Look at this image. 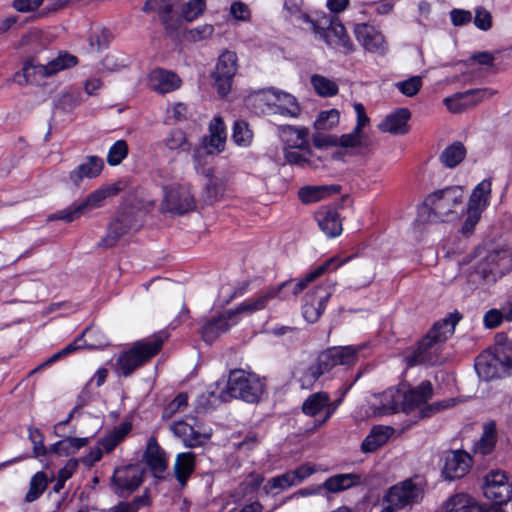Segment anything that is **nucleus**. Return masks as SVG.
<instances>
[{
  "label": "nucleus",
  "instance_id": "3",
  "mask_svg": "<svg viewBox=\"0 0 512 512\" xmlns=\"http://www.w3.org/2000/svg\"><path fill=\"white\" fill-rule=\"evenodd\" d=\"M263 392L264 383L258 376L235 369L230 372L226 388L220 392L218 398L222 402L237 398L247 403H258Z\"/></svg>",
  "mask_w": 512,
  "mask_h": 512
},
{
  "label": "nucleus",
  "instance_id": "8",
  "mask_svg": "<svg viewBox=\"0 0 512 512\" xmlns=\"http://www.w3.org/2000/svg\"><path fill=\"white\" fill-rule=\"evenodd\" d=\"M511 363L503 352L484 351L475 359V370L480 379L490 381L502 377Z\"/></svg>",
  "mask_w": 512,
  "mask_h": 512
},
{
  "label": "nucleus",
  "instance_id": "27",
  "mask_svg": "<svg viewBox=\"0 0 512 512\" xmlns=\"http://www.w3.org/2000/svg\"><path fill=\"white\" fill-rule=\"evenodd\" d=\"M325 496L337 494L362 484V478L357 473H342L328 477L323 483Z\"/></svg>",
  "mask_w": 512,
  "mask_h": 512
},
{
  "label": "nucleus",
  "instance_id": "44",
  "mask_svg": "<svg viewBox=\"0 0 512 512\" xmlns=\"http://www.w3.org/2000/svg\"><path fill=\"white\" fill-rule=\"evenodd\" d=\"M381 409L385 414L396 413L402 410V391L389 388L381 395Z\"/></svg>",
  "mask_w": 512,
  "mask_h": 512
},
{
  "label": "nucleus",
  "instance_id": "38",
  "mask_svg": "<svg viewBox=\"0 0 512 512\" xmlns=\"http://www.w3.org/2000/svg\"><path fill=\"white\" fill-rule=\"evenodd\" d=\"M328 405V393L319 391L309 395L302 403V412L309 417H316L326 414V406Z\"/></svg>",
  "mask_w": 512,
  "mask_h": 512
},
{
  "label": "nucleus",
  "instance_id": "22",
  "mask_svg": "<svg viewBox=\"0 0 512 512\" xmlns=\"http://www.w3.org/2000/svg\"><path fill=\"white\" fill-rule=\"evenodd\" d=\"M77 62L78 61L76 56L68 53H61L58 55V57L49 61L46 65H33L31 63H26L24 65L23 72L25 76H29L30 71L33 70L35 73L41 76L48 77L56 74L59 71L75 66Z\"/></svg>",
  "mask_w": 512,
  "mask_h": 512
},
{
  "label": "nucleus",
  "instance_id": "51",
  "mask_svg": "<svg viewBox=\"0 0 512 512\" xmlns=\"http://www.w3.org/2000/svg\"><path fill=\"white\" fill-rule=\"evenodd\" d=\"M474 270L470 274V276H477L479 281H489L490 277L494 281L498 274H496V270L494 269V265L492 261H488V254L482 257L479 262L475 266H473Z\"/></svg>",
  "mask_w": 512,
  "mask_h": 512
},
{
  "label": "nucleus",
  "instance_id": "24",
  "mask_svg": "<svg viewBox=\"0 0 512 512\" xmlns=\"http://www.w3.org/2000/svg\"><path fill=\"white\" fill-rule=\"evenodd\" d=\"M373 146L371 137L366 132L353 129L351 132L338 136V147L349 155H358L368 151Z\"/></svg>",
  "mask_w": 512,
  "mask_h": 512
},
{
  "label": "nucleus",
  "instance_id": "1",
  "mask_svg": "<svg viewBox=\"0 0 512 512\" xmlns=\"http://www.w3.org/2000/svg\"><path fill=\"white\" fill-rule=\"evenodd\" d=\"M350 257H347L341 261L338 258L332 257L325 261L323 264L311 270L305 276L301 277L294 283V280H288L280 285L269 287L267 290L258 295L255 299H249L243 303H241L234 311L235 316L238 313L242 312H255L260 311L268 305V303L273 299L287 300L291 296H298L302 293L310 283L314 282L320 276H322L325 272H327L331 267L333 269L341 266L342 264L348 262Z\"/></svg>",
  "mask_w": 512,
  "mask_h": 512
},
{
  "label": "nucleus",
  "instance_id": "30",
  "mask_svg": "<svg viewBox=\"0 0 512 512\" xmlns=\"http://www.w3.org/2000/svg\"><path fill=\"white\" fill-rule=\"evenodd\" d=\"M196 466V455L193 452H182L179 453L175 458L173 471L175 478L183 489L195 471Z\"/></svg>",
  "mask_w": 512,
  "mask_h": 512
},
{
  "label": "nucleus",
  "instance_id": "37",
  "mask_svg": "<svg viewBox=\"0 0 512 512\" xmlns=\"http://www.w3.org/2000/svg\"><path fill=\"white\" fill-rule=\"evenodd\" d=\"M391 433L392 429L390 427H373L370 433L362 441L361 451L363 453L375 452L378 448L383 446L388 441Z\"/></svg>",
  "mask_w": 512,
  "mask_h": 512
},
{
  "label": "nucleus",
  "instance_id": "5",
  "mask_svg": "<svg viewBox=\"0 0 512 512\" xmlns=\"http://www.w3.org/2000/svg\"><path fill=\"white\" fill-rule=\"evenodd\" d=\"M463 198L462 188L451 186L429 194L423 206L433 215V221L443 222L446 218L457 214V208L462 206Z\"/></svg>",
  "mask_w": 512,
  "mask_h": 512
},
{
  "label": "nucleus",
  "instance_id": "14",
  "mask_svg": "<svg viewBox=\"0 0 512 512\" xmlns=\"http://www.w3.org/2000/svg\"><path fill=\"white\" fill-rule=\"evenodd\" d=\"M142 482L143 469L133 464L116 468L111 479L114 492L121 497L133 493Z\"/></svg>",
  "mask_w": 512,
  "mask_h": 512
},
{
  "label": "nucleus",
  "instance_id": "29",
  "mask_svg": "<svg viewBox=\"0 0 512 512\" xmlns=\"http://www.w3.org/2000/svg\"><path fill=\"white\" fill-rule=\"evenodd\" d=\"M226 143V131L223 120L215 117L209 124V136L204 138L203 144L209 154L220 153Z\"/></svg>",
  "mask_w": 512,
  "mask_h": 512
},
{
  "label": "nucleus",
  "instance_id": "39",
  "mask_svg": "<svg viewBox=\"0 0 512 512\" xmlns=\"http://www.w3.org/2000/svg\"><path fill=\"white\" fill-rule=\"evenodd\" d=\"M490 192L491 183L487 180L480 182L472 191L467 210L481 214L488 203Z\"/></svg>",
  "mask_w": 512,
  "mask_h": 512
},
{
  "label": "nucleus",
  "instance_id": "45",
  "mask_svg": "<svg viewBox=\"0 0 512 512\" xmlns=\"http://www.w3.org/2000/svg\"><path fill=\"white\" fill-rule=\"evenodd\" d=\"M48 486V478L47 475L39 471L33 475L30 480L29 490L26 493L25 501L27 503H32L37 500L47 489Z\"/></svg>",
  "mask_w": 512,
  "mask_h": 512
},
{
  "label": "nucleus",
  "instance_id": "56",
  "mask_svg": "<svg viewBox=\"0 0 512 512\" xmlns=\"http://www.w3.org/2000/svg\"><path fill=\"white\" fill-rule=\"evenodd\" d=\"M111 38V33L106 28H98L91 32L89 36V44L92 50L99 51L107 48Z\"/></svg>",
  "mask_w": 512,
  "mask_h": 512
},
{
  "label": "nucleus",
  "instance_id": "10",
  "mask_svg": "<svg viewBox=\"0 0 512 512\" xmlns=\"http://www.w3.org/2000/svg\"><path fill=\"white\" fill-rule=\"evenodd\" d=\"M190 420L193 421V424L186 420L173 422L170 430L188 448L204 446L211 438V430L204 429L203 425L194 418H190Z\"/></svg>",
  "mask_w": 512,
  "mask_h": 512
},
{
  "label": "nucleus",
  "instance_id": "63",
  "mask_svg": "<svg viewBox=\"0 0 512 512\" xmlns=\"http://www.w3.org/2000/svg\"><path fill=\"white\" fill-rule=\"evenodd\" d=\"M29 439L33 444L34 456H45L49 451L44 445V437L38 428L30 427L28 429Z\"/></svg>",
  "mask_w": 512,
  "mask_h": 512
},
{
  "label": "nucleus",
  "instance_id": "58",
  "mask_svg": "<svg viewBox=\"0 0 512 512\" xmlns=\"http://www.w3.org/2000/svg\"><path fill=\"white\" fill-rule=\"evenodd\" d=\"M273 92L276 91L269 89L255 92L249 96V101L252 102V105L261 112H265V107L273 111V102H271L269 97V93L273 94Z\"/></svg>",
  "mask_w": 512,
  "mask_h": 512
},
{
  "label": "nucleus",
  "instance_id": "28",
  "mask_svg": "<svg viewBox=\"0 0 512 512\" xmlns=\"http://www.w3.org/2000/svg\"><path fill=\"white\" fill-rule=\"evenodd\" d=\"M315 219L320 229L330 238L337 237L342 232V221L338 211L330 207H322L315 213Z\"/></svg>",
  "mask_w": 512,
  "mask_h": 512
},
{
  "label": "nucleus",
  "instance_id": "49",
  "mask_svg": "<svg viewBox=\"0 0 512 512\" xmlns=\"http://www.w3.org/2000/svg\"><path fill=\"white\" fill-rule=\"evenodd\" d=\"M253 132L250 130L248 123L243 120L234 122L232 140L241 147H247L251 144Z\"/></svg>",
  "mask_w": 512,
  "mask_h": 512
},
{
  "label": "nucleus",
  "instance_id": "57",
  "mask_svg": "<svg viewBox=\"0 0 512 512\" xmlns=\"http://www.w3.org/2000/svg\"><path fill=\"white\" fill-rule=\"evenodd\" d=\"M295 476H293L291 471H288L286 473H283L281 475H278L276 477L271 478L268 482L265 488L267 490H274V489H280L284 490L289 487L297 485L295 481Z\"/></svg>",
  "mask_w": 512,
  "mask_h": 512
},
{
  "label": "nucleus",
  "instance_id": "13",
  "mask_svg": "<svg viewBox=\"0 0 512 512\" xmlns=\"http://www.w3.org/2000/svg\"><path fill=\"white\" fill-rule=\"evenodd\" d=\"M362 348L360 345L331 347L321 352L318 359L323 370L328 373L337 366H353L357 362L358 353Z\"/></svg>",
  "mask_w": 512,
  "mask_h": 512
},
{
  "label": "nucleus",
  "instance_id": "60",
  "mask_svg": "<svg viewBox=\"0 0 512 512\" xmlns=\"http://www.w3.org/2000/svg\"><path fill=\"white\" fill-rule=\"evenodd\" d=\"M398 90L407 97L415 96L422 87V78L413 76L407 80L396 83Z\"/></svg>",
  "mask_w": 512,
  "mask_h": 512
},
{
  "label": "nucleus",
  "instance_id": "23",
  "mask_svg": "<svg viewBox=\"0 0 512 512\" xmlns=\"http://www.w3.org/2000/svg\"><path fill=\"white\" fill-rule=\"evenodd\" d=\"M433 395V386L430 381L426 380L416 387L402 391V411L410 413L426 404Z\"/></svg>",
  "mask_w": 512,
  "mask_h": 512
},
{
  "label": "nucleus",
  "instance_id": "41",
  "mask_svg": "<svg viewBox=\"0 0 512 512\" xmlns=\"http://www.w3.org/2000/svg\"><path fill=\"white\" fill-rule=\"evenodd\" d=\"M488 261H492L496 274L503 276L512 270V248L502 247L488 253Z\"/></svg>",
  "mask_w": 512,
  "mask_h": 512
},
{
  "label": "nucleus",
  "instance_id": "7",
  "mask_svg": "<svg viewBox=\"0 0 512 512\" xmlns=\"http://www.w3.org/2000/svg\"><path fill=\"white\" fill-rule=\"evenodd\" d=\"M137 213L133 208H125L119 211L109 223L106 235L99 242L103 248H111L130 230H138L141 226L136 218Z\"/></svg>",
  "mask_w": 512,
  "mask_h": 512
},
{
  "label": "nucleus",
  "instance_id": "62",
  "mask_svg": "<svg viewBox=\"0 0 512 512\" xmlns=\"http://www.w3.org/2000/svg\"><path fill=\"white\" fill-rule=\"evenodd\" d=\"M474 25L481 31H488L492 28L493 18L491 13L480 6L475 9V16L472 17Z\"/></svg>",
  "mask_w": 512,
  "mask_h": 512
},
{
  "label": "nucleus",
  "instance_id": "64",
  "mask_svg": "<svg viewBox=\"0 0 512 512\" xmlns=\"http://www.w3.org/2000/svg\"><path fill=\"white\" fill-rule=\"evenodd\" d=\"M214 33V27L210 24H204L188 31L189 39L194 42L210 38Z\"/></svg>",
  "mask_w": 512,
  "mask_h": 512
},
{
  "label": "nucleus",
  "instance_id": "6",
  "mask_svg": "<svg viewBox=\"0 0 512 512\" xmlns=\"http://www.w3.org/2000/svg\"><path fill=\"white\" fill-rule=\"evenodd\" d=\"M118 192L119 189L115 185L100 187L89 193L81 202H75L66 209L54 213L50 219L63 220L67 223L73 222L88 212L102 207L108 197L114 196Z\"/></svg>",
  "mask_w": 512,
  "mask_h": 512
},
{
  "label": "nucleus",
  "instance_id": "53",
  "mask_svg": "<svg viewBox=\"0 0 512 512\" xmlns=\"http://www.w3.org/2000/svg\"><path fill=\"white\" fill-rule=\"evenodd\" d=\"M285 17L294 25H300L301 23L309 24L313 30V24H318V21H314L310 16L303 12L297 5L286 3L284 6Z\"/></svg>",
  "mask_w": 512,
  "mask_h": 512
},
{
  "label": "nucleus",
  "instance_id": "36",
  "mask_svg": "<svg viewBox=\"0 0 512 512\" xmlns=\"http://www.w3.org/2000/svg\"><path fill=\"white\" fill-rule=\"evenodd\" d=\"M341 190L339 185L304 186L299 189L298 196L302 203H314L332 194H338Z\"/></svg>",
  "mask_w": 512,
  "mask_h": 512
},
{
  "label": "nucleus",
  "instance_id": "40",
  "mask_svg": "<svg viewBox=\"0 0 512 512\" xmlns=\"http://www.w3.org/2000/svg\"><path fill=\"white\" fill-rule=\"evenodd\" d=\"M88 441L89 439L86 437H63L62 440L52 444L49 451L58 456H68L85 447L88 444Z\"/></svg>",
  "mask_w": 512,
  "mask_h": 512
},
{
  "label": "nucleus",
  "instance_id": "11",
  "mask_svg": "<svg viewBox=\"0 0 512 512\" xmlns=\"http://www.w3.org/2000/svg\"><path fill=\"white\" fill-rule=\"evenodd\" d=\"M237 55L225 50L218 58L215 71L212 74L214 86L221 96H226L232 87L233 77L237 72Z\"/></svg>",
  "mask_w": 512,
  "mask_h": 512
},
{
  "label": "nucleus",
  "instance_id": "9",
  "mask_svg": "<svg viewBox=\"0 0 512 512\" xmlns=\"http://www.w3.org/2000/svg\"><path fill=\"white\" fill-rule=\"evenodd\" d=\"M313 32L319 35L329 47L339 49L344 54H351L355 51V45L345 26L340 22L330 20L327 28L322 27L320 23L313 24Z\"/></svg>",
  "mask_w": 512,
  "mask_h": 512
},
{
  "label": "nucleus",
  "instance_id": "52",
  "mask_svg": "<svg viewBox=\"0 0 512 512\" xmlns=\"http://www.w3.org/2000/svg\"><path fill=\"white\" fill-rule=\"evenodd\" d=\"M339 119L340 113L337 109L322 111L317 116L314 127L316 130H331L339 123Z\"/></svg>",
  "mask_w": 512,
  "mask_h": 512
},
{
  "label": "nucleus",
  "instance_id": "32",
  "mask_svg": "<svg viewBox=\"0 0 512 512\" xmlns=\"http://www.w3.org/2000/svg\"><path fill=\"white\" fill-rule=\"evenodd\" d=\"M411 113L407 108H399L395 112L386 116V118L378 125L382 132L391 134H405L408 131L407 121L410 119Z\"/></svg>",
  "mask_w": 512,
  "mask_h": 512
},
{
  "label": "nucleus",
  "instance_id": "33",
  "mask_svg": "<svg viewBox=\"0 0 512 512\" xmlns=\"http://www.w3.org/2000/svg\"><path fill=\"white\" fill-rule=\"evenodd\" d=\"M281 137L286 143V148L300 149L309 151V143L307 137L309 130L306 127L296 128L290 125L279 127Z\"/></svg>",
  "mask_w": 512,
  "mask_h": 512
},
{
  "label": "nucleus",
  "instance_id": "54",
  "mask_svg": "<svg viewBox=\"0 0 512 512\" xmlns=\"http://www.w3.org/2000/svg\"><path fill=\"white\" fill-rule=\"evenodd\" d=\"M128 145L125 140L116 141L109 149L107 163L110 166L119 165L128 155Z\"/></svg>",
  "mask_w": 512,
  "mask_h": 512
},
{
  "label": "nucleus",
  "instance_id": "47",
  "mask_svg": "<svg viewBox=\"0 0 512 512\" xmlns=\"http://www.w3.org/2000/svg\"><path fill=\"white\" fill-rule=\"evenodd\" d=\"M327 373L321 367V363L317 358V362L307 368H305L298 378L300 386L304 389H310L313 387L315 382L323 375Z\"/></svg>",
  "mask_w": 512,
  "mask_h": 512
},
{
  "label": "nucleus",
  "instance_id": "18",
  "mask_svg": "<svg viewBox=\"0 0 512 512\" xmlns=\"http://www.w3.org/2000/svg\"><path fill=\"white\" fill-rule=\"evenodd\" d=\"M483 493L495 504H502L510 498L511 485L504 471L493 470L485 476Z\"/></svg>",
  "mask_w": 512,
  "mask_h": 512
},
{
  "label": "nucleus",
  "instance_id": "17",
  "mask_svg": "<svg viewBox=\"0 0 512 512\" xmlns=\"http://www.w3.org/2000/svg\"><path fill=\"white\" fill-rule=\"evenodd\" d=\"M422 498V490L412 480H405L392 486L384 497V502L397 510L418 503Z\"/></svg>",
  "mask_w": 512,
  "mask_h": 512
},
{
  "label": "nucleus",
  "instance_id": "35",
  "mask_svg": "<svg viewBox=\"0 0 512 512\" xmlns=\"http://www.w3.org/2000/svg\"><path fill=\"white\" fill-rule=\"evenodd\" d=\"M497 438V428L495 421L491 420L484 423L483 433L473 446L474 453L481 456L491 454L495 449Z\"/></svg>",
  "mask_w": 512,
  "mask_h": 512
},
{
  "label": "nucleus",
  "instance_id": "34",
  "mask_svg": "<svg viewBox=\"0 0 512 512\" xmlns=\"http://www.w3.org/2000/svg\"><path fill=\"white\" fill-rule=\"evenodd\" d=\"M275 102H273V113L280 114L285 117L296 118L301 113V108L296 98L286 92H273Z\"/></svg>",
  "mask_w": 512,
  "mask_h": 512
},
{
  "label": "nucleus",
  "instance_id": "4",
  "mask_svg": "<svg viewBox=\"0 0 512 512\" xmlns=\"http://www.w3.org/2000/svg\"><path fill=\"white\" fill-rule=\"evenodd\" d=\"M166 337L165 333H158L148 339L135 342L128 351L118 358L119 372L125 377L132 374L160 352Z\"/></svg>",
  "mask_w": 512,
  "mask_h": 512
},
{
  "label": "nucleus",
  "instance_id": "15",
  "mask_svg": "<svg viewBox=\"0 0 512 512\" xmlns=\"http://www.w3.org/2000/svg\"><path fill=\"white\" fill-rule=\"evenodd\" d=\"M162 211L183 215L195 208V200L189 189L181 185L164 187Z\"/></svg>",
  "mask_w": 512,
  "mask_h": 512
},
{
  "label": "nucleus",
  "instance_id": "55",
  "mask_svg": "<svg viewBox=\"0 0 512 512\" xmlns=\"http://www.w3.org/2000/svg\"><path fill=\"white\" fill-rule=\"evenodd\" d=\"M188 405V396L186 393H179L163 409L162 418L170 419L176 413L183 411Z\"/></svg>",
  "mask_w": 512,
  "mask_h": 512
},
{
  "label": "nucleus",
  "instance_id": "59",
  "mask_svg": "<svg viewBox=\"0 0 512 512\" xmlns=\"http://www.w3.org/2000/svg\"><path fill=\"white\" fill-rule=\"evenodd\" d=\"M206 8V0H189L182 9V15L187 21H193Z\"/></svg>",
  "mask_w": 512,
  "mask_h": 512
},
{
  "label": "nucleus",
  "instance_id": "12",
  "mask_svg": "<svg viewBox=\"0 0 512 512\" xmlns=\"http://www.w3.org/2000/svg\"><path fill=\"white\" fill-rule=\"evenodd\" d=\"M333 292L334 284L327 282L306 294L302 313L309 323H315L320 318Z\"/></svg>",
  "mask_w": 512,
  "mask_h": 512
},
{
  "label": "nucleus",
  "instance_id": "31",
  "mask_svg": "<svg viewBox=\"0 0 512 512\" xmlns=\"http://www.w3.org/2000/svg\"><path fill=\"white\" fill-rule=\"evenodd\" d=\"M150 82L152 89L160 94L172 92L181 85V80L175 73L164 69L154 70L151 73Z\"/></svg>",
  "mask_w": 512,
  "mask_h": 512
},
{
  "label": "nucleus",
  "instance_id": "21",
  "mask_svg": "<svg viewBox=\"0 0 512 512\" xmlns=\"http://www.w3.org/2000/svg\"><path fill=\"white\" fill-rule=\"evenodd\" d=\"M234 324H236L235 311L227 310L204 323L201 328L202 338L206 343H213Z\"/></svg>",
  "mask_w": 512,
  "mask_h": 512
},
{
  "label": "nucleus",
  "instance_id": "42",
  "mask_svg": "<svg viewBox=\"0 0 512 512\" xmlns=\"http://www.w3.org/2000/svg\"><path fill=\"white\" fill-rule=\"evenodd\" d=\"M466 156L465 146L457 141L446 147L440 155V161L447 168H454L463 161Z\"/></svg>",
  "mask_w": 512,
  "mask_h": 512
},
{
  "label": "nucleus",
  "instance_id": "50",
  "mask_svg": "<svg viewBox=\"0 0 512 512\" xmlns=\"http://www.w3.org/2000/svg\"><path fill=\"white\" fill-rule=\"evenodd\" d=\"M472 506H479L468 494L458 493L448 499L442 510L456 509L459 512H468Z\"/></svg>",
  "mask_w": 512,
  "mask_h": 512
},
{
  "label": "nucleus",
  "instance_id": "46",
  "mask_svg": "<svg viewBox=\"0 0 512 512\" xmlns=\"http://www.w3.org/2000/svg\"><path fill=\"white\" fill-rule=\"evenodd\" d=\"M311 84L316 93L322 97H332L338 93L337 83L322 75H312Z\"/></svg>",
  "mask_w": 512,
  "mask_h": 512
},
{
  "label": "nucleus",
  "instance_id": "26",
  "mask_svg": "<svg viewBox=\"0 0 512 512\" xmlns=\"http://www.w3.org/2000/svg\"><path fill=\"white\" fill-rule=\"evenodd\" d=\"M144 458L153 475L161 478L166 471L168 463L165 451L159 446L155 437L149 438L144 452Z\"/></svg>",
  "mask_w": 512,
  "mask_h": 512
},
{
  "label": "nucleus",
  "instance_id": "43",
  "mask_svg": "<svg viewBox=\"0 0 512 512\" xmlns=\"http://www.w3.org/2000/svg\"><path fill=\"white\" fill-rule=\"evenodd\" d=\"M130 430L131 425L129 423H122L100 441V447L105 453L112 452L115 447L124 440Z\"/></svg>",
  "mask_w": 512,
  "mask_h": 512
},
{
  "label": "nucleus",
  "instance_id": "2",
  "mask_svg": "<svg viewBox=\"0 0 512 512\" xmlns=\"http://www.w3.org/2000/svg\"><path fill=\"white\" fill-rule=\"evenodd\" d=\"M462 319V315L455 311L442 321L433 325L428 333L419 341L416 349L405 356L408 367L416 365H435L441 362V347L448 336L453 334L455 326Z\"/></svg>",
  "mask_w": 512,
  "mask_h": 512
},
{
  "label": "nucleus",
  "instance_id": "48",
  "mask_svg": "<svg viewBox=\"0 0 512 512\" xmlns=\"http://www.w3.org/2000/svg\"><path fill=\"white\" fill-rule=\"evenodd\" d=\"M163 143L166 148L171 151H189L190 144L186 139L185 133L180 129H173L167 135V137L163 140Z\"/></svg>",
  "mask_w": 512,
  "mask_h": 512
},
{
  "label": "nucleus",
  "instance_id": "25",
  "mask_svg": "<svg viewBox=\"0 0 512 512\" xmlns=\"http://www.w3.org/2000/svg\"><path fill=\"white\" fill-rule=\"evenodd\" d=\"M104 168L102 158L98 156H87L69 174V179L74 186L79 187L84 179H93L100 175Z\"/></svg>",
  "mask_w": 512,
  "mask_h": 512
},
{
  "label": "nucleus",
  "instance_id": "61",
  "mask_svg": "<svg viewBox=\"0 0 512 512\" xmlns=\"http://www.w3.org/2000/svg\"><path fill=\"white\" fill-rule=\"evenodd\" d=\"M456 404L455 398H449L441 401L434 402L432 404H426L423 408L420 409V417L421 418H429L435 413L452 407Z\"/></svg>",
  "mask_w": 512,
  "mask_h": 512
},
{
  "label": "nucleus",
  "instance_id": "20",
  "mask_svg": "<svg viewBox=\"0 0 512 512\" xmlns=\"http://www.w3.org/2000/svg\"><path fill=\"white\" fill-rule=\"evenodd\" d=\"M472 466L471 456L463 451L456 450L445 456L442 474L447 480H455L464 477Z\"/></svg>",
  "mask_w": 512,
  "mask_h": 512
},
{
  "label": "nucleus",
  "instance_id": "16",
  "mask_svg": "<svg viewBox=\"0 0 512 512\" xmlns=\"http://www.w3.org/2000/svg\"><path fill=\"white\" fill-rule=\"evenodd\" d=\"M497 92L492 88L470 89L465 92H457L450 97H446L443 102L447 109L452 113H461L478 103L490 99Z\"/></svg>",
  "mask_w": 512,
  "mask_h": 512
},
{
  "label": "nucleus",
  "instance_id": "19",
  "mask_svg": "<svg viewBox=\"0 0 512 512\" xmlns=\"http://www.w3.org/2000/svg\"><path fill=\"white\" fill-rule=\"evenodd\" d=\"M357 41L369 52L384 54L387 50L383 34L374 26L360 23L354 26Z\"/></svg>",
  "mask_w": 512,
  "mask_h": 512
}]
</instances>
